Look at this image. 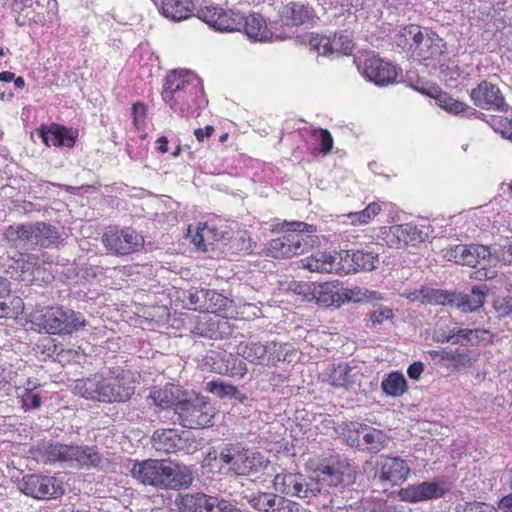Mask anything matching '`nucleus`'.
Wrapping results in <instances>:
<instances>
[{
	"label": "nucleus",
	"instance_id": "412c9836",
	"mask_svg": "<svg viewBox=\"0 0 512 512\" xmlns=\"http://www.w3.org/2000/svg\"><path fill=\"white\" fill-rule=\"evenodd\" d=\"M446 44L434 33H424L412 49L413 54L421 61L438 60L445 52Z\"/></svg>",
	"mask_w": 512,
	"mask_h": 512
},
{
	"label": "nucleus",
	"instance_id": "c85d7f7f",
	"mask_svg": "<svg viewBox=\"0 0 512 512\" xmlns=\"http://www.w3.org/2000/svg\"><path fill=\"white\" fill-rule=\"evenodd\" d=\"M185 502L186 504L194 503L198 505L201 508L200 512H241L240 509L236 508L229 501L205 494L186 496Z\"/></svg>",
	"mask_w": 512,
	"mask_h": 512
},
{
	"label": "nucleus",
	"instance_id": "5701e85b",
	"mask_svg": "<svg viewBox=\"0 0 512 512\" xmlns=\"http://www.w3.org/2000/svg\"><path fill=\"white\" fill-rule=\"evenodd\" d=\"M77 137V130L66 128L55 123L41 130V138L47 146H65L71 148L75 145Z\"/></svg>",
	"mask_w": 512,
	"mask_h": 512
},
{
	"label": "nucleus",
	"instance_id": "69168bd1",
	"mask_svg": "<svg viewBox=\"0 0 512 512\" xmlns=\"http://www.w3.org/2000/svg\"><path fill=\"white\" fill-rule=\"evenodd\" d=\"M404 233L407 241V245L413 242H421L423 240L422 231L416 226L407 223L404 224Z\"/></svg>",
	"mask_w": 512,
	"mask_h": 512
},
{
	"label": "nucleus",
	"instance_id": "e2e57ef3",
	"mask_svg": "<svg viewBox=\"0 0 512 512\" xmlns=\"http://www.w3.org/2000/svg\"><path fill=\"white\" fill-rule=\"evenodd\" d=\"M147 109L146 106L140 102H137L132 107L133 122L137 128L142 126L145 122Z\"/></svg>",
	"mask_w": 512,
	"mask_h": 512
},
{
	"label": "nucleus",
	"instance_id": "79ce46f5",
	"mask_svg": "<svg viewBox=\"0 0 512 512\" xmlns=\"http://www.w3.org/2000/svg\"><path fill=\"white\" fill-rule=\"evenodd\" d=\"M340 296L341 300H343V304L349 302H362L365 300H378L381 298L378 292L357 286L352 288H340Z\"/></svg>",
	"mask_w": 512,
	"mask_h": 512
},
{
	"label": "nucleus",
	"instance_id": "c03bdc74",
	"mask_svg": "<svg viewBox=\"0 0 512 512\" xmlns=\"http://www.w3.org/2000/svg\"><path fill=\"white\" fill-rule=\"evenodd\" d=\"M206 389L210 393L216 395L217 397L224 398H236L240 401H244L246 399L245 395H242L240 391L233 385L224 383L221 380H212L206 384Z\"/></svg>",
	"mask_w": 512,
	"mask_h": 512
},
{
	"label": "nucleus",
	"instance_id": "ea45409f",
	"mask_svg": "<svg viewBox=\"0 0 512 512\" xmlns=\"http://www.w3.org/2000/svg\"><path fill=\"white\" fill-rule=\"evenodd\" d=\"M424 304L449 305L455 307V294L446 290L423 287Z\"/></svg>",
	"mask_w": 512,
	"mask_h": 512
},
{
	"label": "nucleus",
	"instance_id": "864d4df0",
	"mask_svg": "<svg viewBox=\"0 0 512 512\" xmlns=\"http://www.w3.org/2000/svg\"><path fill=\"white\" fill-rule=\"evenodd\" d=\"M309 45L312 49L316 50L319 55L330 56L336 53L335 38L331 40L328 37L317 35L311 38Z\"/></svg>",
	"mask_w": 512,
	"mask_h": 512
},
{
	"label": "nucleus",
	"instance_id": "4be33fe9",
	"mask_svg": "<svg viewBox=\"0 0 512 512\" xmlns=\"http://www.w3.org/2000/svg\"><path fill=\"white\" fill-rule=\"evenodd\" d=\"M208 359L212 361L211 369L218 374L243 377L247 372L246 364L230 353L213 352Z\"/></svg>",
	"mask_w": 512,
	"mask_h": 512
},
{
	"label": "nucleus",
	"instance_id": "aec40b11",
	"mask_svg": "<svg viewBox=\"0 0 512 512\" xmlns=\"http://www.w3.org/2000/svg\"><path fill=\"white\" fill-rule=\"evenodd\" d=\"M189 303L193 305L194 310H205L215 313L223 310L228 303V298L215 290L200 289L190 292L188 296Z\"/></svg>",
	"mask_w": 512,
	"mask_h": 512
},
{
	"label": "nucleus",
	"instance_id": "7c9ffc66",
	"mask_svg": "<svg viewBox=\"0 0 512 512\" xmlns=\"http://www.w3.org/2000/svg\"><path fill=\"white\" fill-rule=\"evenodd\" d=\"M30 237L32 250L35 247H50L59 239V233L56 227L46 222L30 223Z\"/></svg>",
	"mask_w": 512,
	"mask_h": 512
},
{
	"label": "nucleus",
	"instance_id": "49530a36",
	"mask_svg": "<svg viewBox=\"0 0 512 512\" xmlns=\"http://www.w3.org/2000/svg\"><path fill=\"white\" fill-rule=\"evenodd\" d=\"M180 98L178 100H163L165 103L169 104L170 108L180 114L183 117L188 116V112L191 108V102H195V104L200 107L202 103H205L206 101L202 102H196V100L199 98L195 96H190L189 92H179Z\"/></svg>",
	"mask_w": 512,
	"mask_h": 512
},
{
	"label": "nucleus",
	"instance_id": "4d7b16f0",
	"mask_svg": "<svg viewBox=\"0 0 512 512\" xmlns=\"http://www.w3.org/2000/svg\"><path fill=\"white\" fill-rule=\"evenodd\" d=\"M313 136L320 142V152L323 155L328 154L332 150L333 138L328 130L316 129L313 131Z\"/></svg>",
	"mask_w": 512,
	"mask_h": 512
},
{
	"label": "nucleus",
	"instance_id": "a19ab883",
	"mask_svg": "<svg viewBox=\"0 0 512 512\" xmlns=\"http://www.w3.org/2000/svg\"><path fill=\"white\" fill-rule=\"evenodd\" d=\"M217 28L219 31H240L243 26L244 16L239 12L232 10L225 11L221 9V12L217 18Z\"/></svg>",
	"mask_w": 512,
	"mask_h": 512
},
{
	"label": "nucleus",
	"instance_id": "f8f14e48",
	"mask_svg": "<svg viewBox=\"0 0 512 512\" xmlns=\"http://www.w3.org/2000/svg\"><path fill=\"white\" fill-rule=\"evenodd\" d=\"M152 447L161 453H191L196 449V441L188 433L176 429H157L151 436Z\"/></svg>",
	"mask_w": 512,
	"mask_h": 512
},
{
	"label": "nucleus",
	"instance_id": "dca6fc26",
	"mask_svg": "<svg viewBox=\"0 0 512 512\" xmlns=\"http://www.w3.org/2000/svg\"><path fill=\"white\" fill-rule=\"evenodd\" d=\"M447 492L443 482H422L401 488L398 492L402 501L417 503L442 497Z\"/></svg>",
	"mask_w": 512,
	"mask_h": 512
},
{
	"label": "nucleus",
	"instance_id": "f3484780",
	"mask_svg": "<svg viewBox=\"0 0 512 512\" xmlns=\"http://www.w3.org/2000/svg\"><path fill=\"white\" fill-rule=\"evenodd\" d=\"M364 75L377 85L385 86L396 82V67L377 56L368 57L364 62Z\"/></svg>",
	"mask_w": 512,
	"mask_h": 512
},
{
	"label": "nucleus",
	"instance_id": "cd10ccee",
	"mask_svg": "<svg viewBox=\"0 0 512 512\" xmlns=\"http://www.w3.org/2000/svg\"><path fill=\"white\" fill-rule=\"evenodd\" d=\"M105 391L102 393L101 402H125L134 394V387L126 385L119 376L106 377Z\"/></svg>",
	"mask_w": 512,
	"mask_h": 512
},
{
	"label": "nucleus",
	"instance_id": "f257e3e1",
	"mask_svg": "<svg viewBox=\"0 0 512 512\" xmlns=\"http://www.w3.org/2000/svg\"><path fill=\"white\" fill-rule=\"evenodd\" d=\"M32 457L41 463L63 462L75 469L106 470L110 462L93 446L40 443L29 450Z\"/></svg>",
	"mask_w": 512,
	"mask_h": 512
},
{
	"label": "nucleus",
	"instance_id": "f704fd0d",
	"mask_svg": "<svg viewBox=\"0 0 512 512\" xmlns=\"http://www.w3.org/2000/svg\"><path fill=\"white\" fill-rule=\"evenodd\" d=\"M336 257L327 252H316L310 257L301 259V267L311 272L331 273L336 270Z\"/></svg>",
	"mask_w": 512,
	"mask_h": 512
},
{
	"label": "nucleus",
	"instance_id": "ddd939ff",
	"mask_svg": "<svg viewBox=\"0 0 512 512\" xmlns=\"http://www.w3.org/2000/svg\"><path fill=\"white\" fill-rule=\"evenodd\" d=\"M189 92L190 96L198 97L203 94L201 80L187 70L173 71L165 80L161 93L163 100H178L179 92Z\"/></svg>",
	"mask_w": 512,
	"mask_h": 512
},
{
	"label": "nucleus",
	"instance_id": "bf43d9fd",
	"mask_svg": "<svg viewBox=\"0 0 512 512\" xmlns=\"http://www.w3.org/2000/svg\"><path fill=\"white\" fill-rule=\"evenodd\" d=\"M221 12V8L218 7H207L199 11V18L206 22L208 25L217 28L218 16Z\"/></svg>",
	"mask_w": 512,
	"mask_h": 512
},
{
	"label": "nucleus",
	"instance_id": "603ef678",
	"mask_svg": "<svg viewBox=\"0 0 512 512\" xmlns=\"http://www.w3.org/2000/svg\"><path fill=\"white\" fill-rule=\"evenodd\" d=\"M491 248L484 245H469V252L466 258L465 265L470 267H476L481 261L491 257Z\"/></svg>",
	"mask_w": 512,
	"mask_h": 512
},
{
	"label": "nucleus",
	"instance_id": "13d9d810",
	"mask_svg": "<svg viewBox=\"0 0 512 512\" xmlns=\"http://www.w3.org/2000/svg\"><path fill=\"white\" fill-rule=\"evenodd\" d=\"M368 317L373 326L380 325L384 321L393 318V311L388 307L378 306L376 309L368 313Z\"/></svg>",
	"mask_w": 512,
	"mask_h": 512
},
{
	"label": "nucleus",
	"instance_id": "1a4fd4ad",
	"mask_svg": "<svg viewBox=\"0 0 512 512\" xmlns=\"http://www.w3.org/2000/svg\"><path fill=\"white\" fill-rule=\"evenodd\" d=\"M17 486L22 493L38 500L56 499L65 493L61 481L53 476L40 474L25 475Z\"/></svg>",
	"mask_w": 512,
	"mask_h": 512
},
{
	"label": "nucleus",
	"instance_id": "774afa93",
	"mask_svg": "<svg viewBox=\"0 0 512 512\" xmlns=\"http://www.w3.org/2000/svg\"><path fill=\"white\" fill-rule=\"evenodd\" d=\"M464 512H497V510L493 506L485 503L472 502L466 504Z\"/></svg>",
	"mask_w": 512,
	"mask_h": 512
},
{
	"label": "nucleus",
	"instance_id": "bb28decb",
	"mask_svg": "<svg viewBox=\"0 0 512 512\" xmlns=\"http://www.w3.org/2000/svg\"><path fill=\"white\" fill-rule=\"evenodd\" d=\"M280 16L286 25H301L310 20L312 10L303 0H291L282 7Z\"/></svg>",
	"mask_w": 512,
	"mask_h": 512
},
{
	"label": "nucleus",
	"instance_id": "5fc2aeb1",
	"mask_svg": "<svg viewBox=\"0 0 512 512\" xmlns=\"http://www.w3.org/2000/svg\"><path fill=\"white\" fill-rule=\"evenodd\" d=\"M469 245L458 244L444 250V258L448 261L465 265Z\"/></svg>",
	"mask_w": 512,
	"mask_h": 512
},
{
	"label": "nucleus",
	"instance_id": "a18cd8bd",
	"mask_svg": "<svg viewBox=\"0 0 512 512\" xmlns=\"http://www.w3.org/2000/svg\"><path fill=\"white\" fill-rule=\"evenodd\" d=\"M490 248L492 251L491 257L505 265H512V237L500 238Z\"/></svg>",
	"mask_w": 512,
	"mask_h": 512
},
{
	"label": "nucleus",
	"instance_id": "338daca9",
	"mask_svg": "<svg viewBox=\"0 0 512 512\" xmlns=\"http://www.w3.org/2000/svg\"><path fill=\"white\" fill-rule=\"evenodd\" d=\"M21 398H22L23 406L26 409L38 408L41 404L40 396L38 394H32V393L28 392L27 390L25 391L24 394L21 395Z\"/></svg>",
	"mask_w": 512,
	"mask_h": 512
},
{
	"label": "nucleus",
	"instance_id": "680f3d73",
	"mask_svg": "<svg viewBox=\"0 0 512 512\" xmlns=\"http://www.w3.org/2000/svg\"><path fill=\"white\" fill-rule=\"evenodd\" d=\"M494 130L504 138L512 140V119L500 118L494 123Z\"/></svg>",
	"mask_w": 512,
	"mask_h": 512
},
{
	"label": "nucleus",
	"instance_id": "72a5a7b5",
	"mask_svg": "<svg viewBox=\"0 0 512 512\" xmlns=\"http://www.w3.org/2000/svg\"><path fill=\"white\" fill-rule=\"evenodd\" d=\"M487 292V286L482 284L473 287L470 294L456 293L455 307L461 308L464 312L475 311L483 306Z\"/></svg>",
	"mask_w": 512,
	"mask_h": 512
},
{
	"label": "nucleus",
	"instance_id": "7ed1b4c3",
	"mask_svg": "<svg viewBox=\"0 0 512 512\" xmlns=\"http://www.w3.org/2000/svg\"><path fill=\"white\" fill-rule=\"evenodd\" d=\"M282 229L288 233L269 242L268 255L274 258H289L304 253L308 247L313 245L311 234L316 232L313 225L299 221H285L282 224Z\"/></svg>",
	"mask_w": 512,
	"mask_h": 512
},
{
	"label": "nucleus",
	"instance_id": "423d86ee",
	"mask_svg": "<svg viewBox=\"0 0 512 512\" xmlns=\"http://www.w3.org/2000/svg\"><path fill=\"white\" fill-rule=\"evenodd\" d=\"M175 422L189 429L205 428L212 425V408L204 396L187 394L175 409Z\"/></svg>",
	"mask_w": 512,
	"mask_h": 512
},
{
	"label": "nucleus",
	"instance_id": "c756f323",
	"mask_svg": "<svg viewBox=\"0 0 512 512\" xmlns=\"http://www.w3.org/2000/svg\"><path fill=\"white\" fill-rule=\"evenodd\" d=\"M185 395L186 393L178 385L168 383L163 388L153 389L150 398L163 409L174 407L175 410Z\"/></svg>",
	"mask_w": 512,
	"mask_h": 512
},
{
	"label": "nucleus",
	"instance_id": "37998d69",
	"mask_svg": "<svg viewBox=\"0 0 512 512\" xmlns=\"http://www.w3.org/2000/svg\"><path fill=\"white\" fill-rule=\"evenodd\" d=\"M444 357L448 362H451L454 369H466L477 361L476 353H469L460 349H449V352L444 353Z\"/></svg>",
	"mask_w": 512,
	"mask_h": 512
},
{
	"label": "nucleus",
	"instance_id": "0e129e2a",
	"mask_svg": "<svg viewBox=\"0 0 512 512\" xmlns=\"http://www.w3.org/2000/svg\"><path fill=\"white\" fill-rule=\"evenodd\" d=\"M499 316L512 318V297H506L495 303Z\"/></svg>",
	"mask_w": 512,
	"mask_h": 512
},
{
	"label": "nucleus",
	"instance_id": "6ab92c4d",
	"mask_svg": "<svg viewBox=\"0 0 512 512\" xmlns=\"http://www.w3.org/2000/svg\"><path fill=\"white\" fill-rule=\"evenodd\" d=\"M249 504L261 512H294L296 503L273 493L257 492L246 496Z\"/></svg>",
	"mask_w": 512,
	"mask_h": 512
},
{
	"label": "nucleus",
	"instance_id": "39448f33",
	"mask_svg": "<svg viewBox=\"0 0 512 512\" xmlns=\"http://www.w3.org/2000/svg\"><path fill=\"white\" fill-rule=\"evenodd\" d=\"M292 346L276 341L241 342L237 346V354L246 361L261 366L275 365L278 362L291 361Z\"/></svg>",
	"mask_w": 512,
	"mask_h": 512
},
{
	"label": "nucleus",
	"instance_id": "3c124183",
	"mask_svg": "<svg viewBox=\"0 0 512 512\" xmlns=\"http://www.w3.org/2000/svg\"><path fill=\"white\" fill-rule=\"evenodd\" d=\"M404 224L394 225L383 232V240L389 247L398 248L402 244L407 245Z\"/></svg>",
	"mask_w": 512,
	"mask_h": 512
},
{
	"label": "nucleus",
	"instance_id": "9d476101",
	"mask_svg": "<svg viewBox=\"0 0 512 512\" xmlns=\"http://www.w3.org/2000/svg\"><path fill=\"white\" fill-rule=\"evenodd\" d=\"M314 477L309 480L301 473H280L273 479V487L281 494L310 499L320 495L321 488Z\"/></svg>",
	"mask_w": 512,
	"mask_h": 512
},
{
	"label": "nucleus",
	"instance_id": "9b49d317",
	"mask_svg": "<svg viewBox=\"0 0 512 512\" xmlns=\"http://www.w3.org/2000/svg\"><path fill=\"white\" fill-rule=\"evenodd\" d=\"M372 462H366L371 465ZM373 479L382 486H395L406 481L410 468L405 460L399 457L379 456L373 463Z\"/></svg>",
	"mask_w": 512,
	"mask_h": 512
},
{
	"label": "nucleus",
	"instance_id": "052dcab7",
	"mask_svg": "<svg viewBox=\"0 0 512 512\" xmlns=\"http://www.w3.org/2000/svg\"><path fill=\"white\" fill-rule=\"evenodd\" d=\"M334 38H335V50H336V53H342L344 55L351 54L354 45H353L352 40L348 36H345V35H339V36L334 35Z\"/></svg>",
	"mask_w": 512,
	"mask_h": 512
},
{
	"label": "nucleus",
	"instance_id": "2f4dec72",
	"mask_svg": "<svg viewBox=\"0 0 512 512\" xmlns=\"http://www.w3.org/2000/svg\"><path fill=\"white\" fill-rule=\"evenodd\" d=\"M194 4L191 0H161V14L174 22H179L192 15Z\"/></svg>",
	"mask_w": 512,
	"mask_h": 512
},
{
	"label": "nucleus",
	"instance_id": "8fccbe9b",
	"mask_svg": "<svg viewBox=\"0 0 512 512\" xmlns=\"http://www.w3.org/2000/svg\"><path fill=\"white\" fill-rule=\"evenodd\" d=\"M352 369L348 364H339L335 367L330 375L331 384L337 388L348 389L352 383L350 380V373Z\"/></svg>",
	"mask_w": 512,
	"mask_h": 512
},
{
	"label": "nucleus",
	"instance_id": "e433bc0d",
	"mask_svg": "<svg viewBox=\"0 0 512 512\" xmlns=\"http://www.w3.org/2000/svg\"><path fill=\"white\" fill-rule=\"evenodd\" d=\"M357 434L363 438L367 450L372 453H378L389 442V437L383 431L366 425H361L357 430Z\"/></svg>",
	"mask_w": 512,
	"mask_h": 512
},
{
	"label": "nucleus",
	"instance_id": "c9c22d12",
	"mask_svg": "<svg viewBox=\"0 0 512 512\" xmlns=\"http://www.w3.org/2000/svg\"><path fill=\"white\" fill-rule=\"evenodd\" d=\"M242 28L249 38L257 41H267L272 37V33L267 28L266 21L260 14L244 16Z\"/></svg>",
	"mask_w": 512,
	"mask_h": 512
},
{
	"label": "nucleus",
	"instance_id": "b1692460",
	"mask_svg": "<svg viewBox=\"0 0 512 512\" xmlns=\"http://www.w3.org/2000/svg\"><path fill=\"white\" fill-rule=\"evenodd\" d=\"M492 334L486 329H457L439 339L442 342H451L462 346H476L490 341Z\"/></svg>",
	"mask_w": 512,
	"mask_h": 512
},
{
	"label": "nucleus",
	"instance_id": "a211bd4d",
	"mask_svg": "<svg viewBox=\"0 0 512 512\" xmlns=\"http://www.w3.org/2000/svg\"><path fill=\"white\" fill-rule=\"evenodd\" d=\"M195 335L208 339H223L232 334L230 323L218 315L205 314L201 316L193 330Z\"/></svg>",
	"mask_w": 512,
	"mask_h": 512
},
{
	"label": "nucleus",
	"instance_id": "473e14b6",
	"mask_svg": "<svg viewBox=\"0 0 512 512\" xmlns=\"http://www.w3.org/2000/svg\"><path fill=\"white\" fill-rule=\"evenodd\" d=\"M325 307H340L343 304L340 296V288L330 282L319 284L311 290L310 300Z\"/></svg>",
	"mask_w": 512,
	"mask_h": 512
},
{
	"label": "nucleus",
	"instance_id": "f03ea898",
	"mask_svg": "<svg viewBox=\"0 0 512 512\" xmlns=\"http://www.w3.org/2000/svg\"><path fill=\"white\" fill-rule=\"evenodd\" d=\"M130 472L141 484L158 488L179 490L188 488L193 481L189 467L166 460L147 459L134 462Z\"/></svg>",
	"mask_w": 512,
	"mask_h": 512
},
{
	"label": "nucleus",
	"instance_id": "de8ad7c7",
	"mask_svg": "<svg viewBox=\"0 0 512 512\" xmlns=\"http://www.w3.org/2000/svg\"><path fill=\"white\" fill-rule=\"evenodd\" d=\"M439 106L447 112L458 115L461 113L474 114L476 111L467 104L458 101L447 94L440 95L437 99Z\"/></svg>",
	"mask_w": 512,
	"mask_h": 512
},
{
	"label": "nucleus",
	"instance_id": "2eb2a0df",
	"mask_svg": "<svg viewBox=\"0 0 512 512\" xmlns=\"http://www.w3.org/2000/svg\"><path fill=\"white\" fill-rule=\"evenodd\" d=\"M470 98L475 106L484 110L506 112L508 109L499 87L487 80L481 81L470 91Z\"/></svg>",
	"mask_w": 512,
	"mask_h": 512
},
{
	"label": "nucleus",
	"instance_id": "20e7f679",
	"mask_svg": "<svg viewBox=\"0 0 512 512\" xmlns=\"http://www.w3.org/2000/svg\"><path fill=\"white\" fill-rule=\"evenodd\" d=\"M218 460L222 467H227L228 472L237 476L259 472L269 463L264 455L241 444L225 445L219 453Z\"/></svg>",
	"mask_w": 512,
	"mask_h": 512
},
{
	"label": "nucleus",
	"instance_id": "4468645a",
	"mask_svg": "<svg viewBox=\"0 0 512 512\" xmlns=\"http://www.w3.org/2000/svg\"><path fill=\"white\" fill-rule=\"evenodd\" d=\"M105 248L116 255H127L144 245L143 237L132 229L109 228L102 236Z\"/></svg>",
	"mask_w": 512,
	"mask_h": 512
},
{
	"label": "nucleus",
	"instance_id": "6e6552de",
	"mask_svg": "<svg viewBox=\"0 0 512 512\" xmlns=\"http://www.w3.org/2000/svg\"><path fill=\"white\" fill-rule=\"evenodd\" d=\"M38 320L39 325L50 334H71L85 326L80 313L63 308H48Z\"/></svg>",
	"mask_w": 512,
	"mask_h": 512
},
{
	"label": "nucleus",
	"instance_id": "0eeeda50",
	"mask_svg": "<svg viewBox=\"0 0 512 512\" xmlns=\"http://www.w3.org/2000/svg\"><path fill=\"white\" fill-rule=\"evenodd\" d=\"M314 480L318 488H321L320 495L329 492L331 487H346L355 483L357 471L347 459H331L321 464L315 471Z\"/></svg>",
	"mask_w": 512,
	"mask_h": 512
},
{
	"label": "nucleus",
	"instance_id": "09e8293b",
	"mask_svg": "<svg viewBox=\"0 0 512 512\" xmlns=\"http://www.w3.org/2000/svg\"><path fill=\"white\" fill-rule=\"evenodd\" d=\"M381 211V207L378 203H370L364 210L359 212H352L348 214L353 225H363L370 222L376 215Z\"/></svg>",
	"mask_w": 512,
	"mask_h": 512
},
{
	"label": "nucleus",
	"instance_id": "a878e982",
	"mask_svg": "<svg viewBox=\"0 0 512 512\" xmlns=\"http://www.w3.org/2000/svg\"><path fill=\"white\" fill-rule=\"evenodd\" d=\"M3 239L10 247L19 251L32 250L30 223L9 225L3 232Z\"/></svg>",
	"mask_w": 512,
	"mask_h": 512
},
{
	"label": "nucleus",
	"instance_id": "6e6d98bb",
	"mask_svg": "<svg viewBox=\"0 0 512 512\" xmlns=\"http://www.w3.org/2000/svg\"><path fill=\"white\" fill-rule=\"evenodd\" d=\"M424 33L421 31L420 27L417 25H409L407 27H404L403 30L400 32L398 37V45L402 44V39L405 41H411L409 43V47L412 50L418 41H420L422 35Z\"/></svg>",
	"mask_w": 512,
	"mask_h": 512
},
{
	"label": "nucleus",
	"instance_id": "393cba45",
	"mask_svg": "<svg viewBox=\"0 0 512 512\" xmlns=\"http://www.w3.org/2000/svg\"><path fill=\"white\" fill-rule=\"evenodd\" d=\"M106 377L95 374L92 377L77 379L73 386V393L88 400L100 401L105 391Z\"/></svg>",
	"mask_w": 512,
	"mask_h": 512
},
{
	"label": "nucleus",
	"instance_id": "4c0bfd02",
	"mask_svg": "<svg viewBox=\"0 0 512 512\" xmlns=\"http://www.w3.org/2000/svg\"><path fill=\"white\" fill-rule=\"evenodd\" d=\"M347 258L351 259L353 269L356 271H371L377 267V263L379 262L378 253L373 251L357 250L353 252L351 255L349 254L348 251L340 253L341 260L346 261Z\"/></svg>",
	"mask_w": 512,
	"mask_h": 512
},
{
	"label": "nucleus",
	"instance_id": "58836bf2",
	"mask_svg": "<svg viewBox=\"0 0 512 512\" xmlns=\"http://www.w3.org/2000/svg\"><path fill=\"white\" fill-rule=\"evenodd\" d=\"M382 390L391 397L402 396L408 389L407 381L400 372L390 373L381 383Z\"/></svg>",
	"mask_w": 512,
	"mask_h": 512
}]
</instances>
